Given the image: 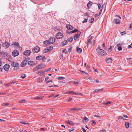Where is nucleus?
I'll return each mask as SVG.
<instances>
[{"mask_svg":"<svg viewBox=\"0 0 132 132\" xmlns=\"http://www.w3.org/2000/svg\"><path fill=\"white\" fill-rule=\"evenodd\" d=\"M48 40L50 44H53L55 42V38H50Z\"/></svg>","mask_w":132,"mask_h":132,"instance_id":"7","label":"nucleus"},{"mask_svg":"<svg viewBox=\"0 0 132 132\" xmlns=\"http://www.w3.org/2000/svg\"><path fill=\"white\" fill-rule=\"evenodd\" d=\"M80 109H81L80 108L75 107V108H74V110H80Z\"/></svg>","mask_w":132,"mask_h":132,"instance_id":"36","label":"nucleus"},{"mask_svg":"<svg viewBox=\"0 0 132 132\" xmlns=\"http://www.w3.org/2000/svg\"><path fill=\"white\" fill-rule=\"evenodd\" d=\"M3 68L5 70L7 71L10 68V65L8 64H6L4 65Z\"/></svg>","mask_w":132,"mask_h":132,"instance_id":"11","label":"nucleus"},{"mask_svg":"<svg viewBox=\"0 0 132 132\" xmlns=\"http://www.w3.org/2000/svg\"><path fill=\"white\" fill-rule=\"evenodd\" d=\"M19 52L17 50H14L12 53V56L14 57L16 56L19 55Z\"/></svg>","mask_w":132,"mask_h":132,"instance_id":"3","label":"nucleus"},{"mask_svg":"<svg viewBox=\"0 0 132 132\" xmlns=\"http://www.w3.org/2000/svg\"><path fill=\"white\" fill-rule=\"evenodd\" d=\"M46 48V50L48 51H50L52 50L53 49V47L52 46H49L47 47Z\"/></svg>","mask_w":132,"mask_h":132,"instance_id":"22","label":"nucleus"},{"mask_svg":"<svg viewBox=\"0 0 132 132\" xmlns=\"http://www.w3.org/2000/svg\"><path fill=\"white\" fill-rule=\"evenodd\" d=\"M111 103V102L110 101H108L107 102H106V103H105V104L106 105H108L110 103Z\"/></svg>","mask_w":132,"mask_h":132,"instance_id":"47","label":"nucleus"},{"mask_svg":"<svg viewBox=\"0 0 132 132\" xmlns=\"http://www.w3.org/2000/svg\"><path fill=\"white\" fill-rule=\"evenodd\" d=\"M52 80H50L48 81H47L46 82V84H48V83H50V82H52Z\"/></svg>","mask_w":132,"mask_h":132,"instance_id":"53","label":"nucleus"},{"mask_svg":"<svg viewBox=\"0 0 132 132\" xmlns=\"http://www.w3.org/2000/svg\"><path fill=\"white\" fill-rule=\"evenodd\" d=\"M100 132H106V131L104 129L101 130H100Z\"/></svg>","mask_w":132,"mask_h":132,"instance_id":"50","label":"nucleus"},{"mask_svg":"<svg viewBox=\"0 0 132 132\" xmlns=\"http://www.w3.org/2000/svg\"><path fill=\"white\" fill-rule=\"evenodd\" d=\"M37 66L38 69H40L42 68L45 67H46V65L44 64H40Z\"/></svg>","mask_w":132,"mask_h":132,"instance_id":"12","label":"nucleus"},{"mask_svg":"<svg viewBox=\"0 0 132 132\" xmlns=\"http://www.w3.org/2000/svg\"><path fill=\"white\" fill-rule=\"evenodd\" d=\"M43 96L42 97L41 96H39L35 97L34 98L35 100H40L41 99L43 98Z\"/></svg>","mask_w":132,"mask_h":132,"instance_id":"20","label":"nucleus"},{"mask_svg":"<svg viewBox=\"0 0 132 132\" xmlns=\"http://www.w3.org/2000/svg\"><path fill=\"white\" fill-rule=\"evenodd\" d=\"M73 40V38L72 37H70L68 39V40L69 41V42H72Z\"/></svg>","mask_w":132,"mask_h":132,"instance_id":"32","label":"nucleus"},{"mask_svg":"<svg viewBox=\"0 0 132 132\" xmlns=\"http://www.w3.org/2000/svg\"><path fill=\"white\" fill-rule=\"evenodd\" d=\"M113 22L116 24H119L120 23V21L118 19H116L113 20Z\"/></svg>","mask_w":132,"mask_h":132,"instance_id":"15","label":"nucleus"},{"mask_svg":"<svg viewBox=\"0 0 132 132\" xmlns=\"http://www.w3.org/2000/svg\"><path fill=\"white\" fill-rule=\"evenodd\" d=\"M81 34V32L80 31H78L77 33V34L75 35L73 37L74 39L75 40H76L78 38V37Z\"/></svg>","mask_w":132,"mask_h":132,"instance_id":"9","label":"nucleus"},{"mask_svg":"<svg viewBox=\"0 0 132 132\" xmlns=\"http://www.w3.org/2000/svg\"><path fill=\"white\" fill-rule=\"evenodd\" d=\"M98 8L99 9H100V7H101L100 4H99V3H98Z\"/></svg>","mask_w":132,"mask_h":132,"instance_id":"54","label":"nucleus"},{"mask_svg":"<svg viewBox=\"0 0 132 132\" xmlns=\"http://www.w3.org/2000/svg\"><path fill=\"white\" fill-rule=\"evenodd\" d=\"M106 61L107 63H111L112 61V60L111 58L108 59L106 60Z\"/></svg>","mask_w":132,"mask_h":132,"instance_id":"18","label":"nucleus"},{"mask_svg":"<svg viewBox=\"0 0 132 132\" xmlns=\"http://www.w3.org/2000/svg\"><path fill=\"white\" fill-rule=\"evenodd\" d=\"M94 21V18H92L89 20L90 23H92Z\"/></svg>","mask_w":132,"mask_h":132,"instance_id":"40","label":"nucleus"},{"mask_svg":"<svg viewBox=\"0 0 132 132\" xmlns=\"http://www.w3.org/2000/svg\"><path fill=\"white\" fill-rule=\"evenodd\" d=\"M80 72L82 73H85L86 74H87V73L85 72L84 71H80Z\"/></svg>","mask_w":132,"mask_h":132,"instance_id":"63","label":"nucleus"},{"mask_svg":"<svg viewBox=\"0 0 132 132\" xmlns=\"http://www.w3.org/2000/svg\"><path fill=\"white\" fill-rule=\"evenodd\" d=\"M118 119H124V118L123 117H122L121 116H119L118 117Z\"/></svg>","mask_w":132,"mask_h":132,"instance_id":"55","label":"nucleus"},{"mask_svg":"<svg viewBox=\"0 0 132 132\" xmlns=\"http://www.w3.org/2000/svg\"><path fill=\"white\" fill-rule=\"evenodd\" d=\"M103 6H102V7H101V8L100 10V12H99V14L98 15H100V14H101V13H102V9H103Z\"/></svg>","mask_w":132,"mask_h":132,"instance_id":"43","label":"nucleus"},{"mask_svg":"<svg viewBox=\"0 0 132 132\" xmlns=\"http://www.w3.org/2000/svg\"><path fill=\"white\" fill-rule=\"evenodd\" d=\"M93 69L94 71L95 72H98V71H97V70L96 69H95V68H93Z\"/></svg>","mask_w":132,"mask_h":132,"instance_id":"59","label":"nucleus"},{"mask_svg":"<svg viewBox=\"0 0 132 132\" xmlns=\"http://www.w3.org/2000/svg\"><path fill=\"white\" fill-rule=\"evenodd\" d=\"M102 89H96L93 92L94 93H98L99 91H101Z\"/></svg>","mask_w":132,"mask_h":132,"instance_id":"28","label":"nucleus"},{"mask_svg":"<svg viewBox=\"0 0 132 132\" xmlns=\"http://www.w3.org/2000/svg\"><path fill=\"white\" fill-rule=\"evenodd\" d=\"M40 50V49L38 47H36L32 49V51L34 53H37L39 52Z\"/></svg>","mask_w":132,"mask_h":132,"instance_id":"5","label":"nucleus"},{"mask_svg":"<svg viewBox=\"0 0 132 132\" xmlns=\"http://www.w3.org/2000/svg\"><path fill=\"white\" fill-rule=\"evenodd\" d=\"M78 31V30L77 29H75L73 30H72V31H71L70 32V33H71V34H72V33H75V32H77V31Z\"/></svg>","mask_w":132,"mask_h":132,"instance_id":"30","label":"nucleus"},{"mask_svg":"<svg viewBox=\"0 0 132 132\" xmlns=\"http://www.w3.org/2000/svg\"><path fill=\"white\" fill-rule=\"evenodd\" d=\"M92 123H94V124H95L96 123V122H95V121H94V120H92Z\"/></svg>","mask_w":132,"mask_h":132,"instance_id":"62","label":"nucleus"},{"mask_svg":"<svg viewBox=\"0 0 132 132\" xmlns=\"http://www.w3.org/2000/svg\"><path fill=\"white\" fill-rule=\"evenodd\" d=\"M9 104V103H4L2 105L3 106H7Z\"/></svg>","mask_w":132,"mask_h":132,"instance_id":"34","label":"nucleus"},{"mask_svg":"<svg viewBox=\"0 0 132 132\" xmlns=\"http://www.w3.org/2000/svg\"><path fill=\"white\" fill-rule=\"evenodd\" d=\"M115 16L119 18V19H121V17L119 15H115Z\"/></svg>","mask_w":132,"mask_h":132,"instance_id":"58","label":"nucleus"},{"mask_svg":"<svg viewBox=\"0 0 132 132\" xmlns=\"http://www.w3.org/2000/svg\"><path fill=\"white\" fill-rule=\"evenodd\" d=\"M41 59L43 61H45L46 59V58L45 56H44V57L42 56V58Z\"/></svg>","mask_w":132,"mask_h":132,"instance_id":"44","label":"nucleus"},{"mask_svg":"<svg viewBox=\"0 0 132 132\" xmlns=\"http://www.w3.org/2000/svg\"><path fill=\"white\" fill-rule=\"evenodd\" d=\"M27 64V62L26 61L24 60L21 64L20 65L21 67H23L25 66Z\"/></svg>","mask_w":132,"mask_h":132,"instance_id":"13","label":"nucleus"},{"mask_svg":"<svg viewBox=\"0 0 132 132\" xmlns=\"http://www.w3.org/2000/svg\"><path fill=\"white\" fill-rule=\"evenodd\" d=\"M25 77V74H22L21 76V78L23 79Z\"/></svg>","mask_w":132,"mask_h":132,"instance_id":"41","label":"nucleus"},{"mask_svg":"<svg viewBox=\"0 0 132 132\" xmlns=\"http://www.w3.org/2000/svg\"><path fill=\"white\" fill-rule=\"evenodd\" d=\"M66 27L69 30H72L73 27L70 24H67L66 26Z\"/></svg>","mask_w":132,"mask_h":132,"instance_id":"14","label":"nucleus"},{"mask_svg":"<svg viewBox=\"0 0 132 132\" xmlns=\"http://www.w3.org/2000/svg\"><path fill=\"white\" fill-rule=\"evenodd\" d=\"M67 40H65L63 42H62L61 44L62 45V46H65L67 44Z\"/></svg>","mask_w":132,"mask_h":132,"instance_id":"23","label":"nucleus"},{"mask_svg":"<svg viewBox=\"0 0 132 132\" xmlns=\"http://www.w3.org/2000/svg\"><path fill=\"white\" fill-rule=\"evenodd\" d=\"M42 58V56L41 55L37 56L36 57V59L38 60H40Z\"/></svg>","mask_w":132,"mask_h":132,"instance_id":"26","label":"nucleus"},{"mask_svg":"<svg viewBox=\"0 0 132 132\" xmlns=\"http://www.w3.org/2000/svg\"><path fill=\"white\" fill-rule=\"evenodd\" d=\"M20 123H21L23 124L24 125H29V123H24L22 121V122H20Z\"/></svg>","mask_w":132,"mask_h":132,"instance_id":"51","label":"nucleus"},{"mask_svg":"<svg viewBox=\"0 0 132 132\" xmlns=\"http://www.w3.org/2000/svg\"><path fill=\"white\" fill-rule=\"evenodd\" d=\"M2 45L4 47L6 48L9 47L10 45V44L9 42H6L5 43H3Z\"/></svg>","mask_w":132,"mask_h":132,"instance_id":"6","label":"nucleus"},{"mask_svg":"<svg viewBox=\"0 0 132 132\" xmlns=\"http://www.w3.org/2000/svg\"><path fill=\"white\" fill-rule=\"evenodd\" d=\"M82 129L84 132H87L84 128H82Z\"/></svg>","mask_w":132,"mask_h":132,"instance_id":"64","label":"nucleus"},{"mask_svg":"<svg viewBox=\"0 0 132 132\" xmlns=\"http://www.w3.org/2000/svg\"><path fill=\"white\" fill-rule=\"evenodd\" d=\"M28 64L30 65H35L34 63V62L32 61H30L28 62Z\"/></svg>","mask_w":132,"mask_h":132,"instance_id":"17","label":"nucleus"},{"mask_svg":"<svg viewBox=\"0 0 132 132\" xmlns=\"http://www.w3.org/2000/svg\"><path fill=\"white\" fill-rule=\"evenodd\" d=\"M64 79H65V78L62 77H60L58 78V79L59 80H63Z\"/></svg>","mask_w":132,"mask_h":132,"instance_id":"33","label":"nucleus"},{"mask_svg":"<svg viewBox=\"0 0 132 132\" xmlns=\"http://www.w3.org/2000/svg\"><path fill=\"white\" fill-rule=\"evenodd\" d=\"M125 32H126L125 31L121 32V35H123L125 34Z\"/></svg>","mask_w":132,"mask_h":132,"instance_id":"56","label":"nucleus"},{"mask_svg":"<svg viewBox=\"0 0 132 132\" xmlns=\"http://www.w3.org/2000/svg\"><path fill=\"white\" fill-rule=\"evenodd\" d=\"M132 48V43L130 45L128 46V48Z\"/></svg>","mask_w":132,"mask_h":132,"instance_id":"49","label":"nucleus"},{"mask_svg":"<svg viewBox=\"0 0 132 132\" xmlns=\"http://www.w3.org/2000/svg\"><path fill=\"white\" fill-rule=\"evenodd\" d=\"M118 51H120L122 50V48L121 47L118 46Z\"/></svg>","mask_w":132,"mask_h":132,"instance_id":"48","label":"nucleus"},{"mask_svg":"<svg viewBox=\"0 0 132 132\" xmlns=\"http://www.w3.org/2000/svg\"><path fill=\"white\" fill-rule=\"evenodd\" d=\"M15 83V81L14 80H12V81H11L10 83V84H14Z\"/></svg>","mask_w":132,"mask_h":132,"instance_id":"52","label":"nucleus"},{"mask_svg":"<svg viewBox=\"0 0 132 132\" xmlns=\"http://www.w3.org/2000/svg\"><path fill=\"white\" fill-rule=\"evenodd\" d=\"M20 132H27L26 131V130H20Z\"/></svg>","mask_w":132,"mask_h":132,"instance_id":"57","label":"nucleus"},{"mask_svg":"<svg viewBox=\"0 0 132 132\" xmlns=\"http://www.w3.org/2000/svg\"><path fill=\"white\" fill-rule=\"evenodd\" d=\"M77 51L78 53H80L81 52L82 50L80 48L77 47Z\"/></svg>","mask_w":132,"mask_h":132,"instance_id":"21","label":"nucleus"},{"mask_svg":"<svg viewBox=\"0 0 132 132\" xmlns=\"http://www.w3.org/2000/svg\"><path fill=\"white\" fill-rule=\"evenodd\" d=\"M37 74L38 75H39L41 76L42 75V73L41 72L40 70L38 72H37Z\"/></svg>","mask_w":132,"mask_h":132,"instance_id":"38","label":"nucleus"},{"mask_svg":"<svg viewBox=\"0 0 132 132\" xmlns=\"http://www.w3.org/2000/svg\"><path fill=\"white\" fill-rule=\"evenodd\" d=\"M72 122L69 121H67V123L70 125H71L72 124Z\"/></svg>","mask_w":132,"mask_h":132,"instance_id":"46","label":"nucleus"},{"mask_svg":"<svg viewBox=\"0 0 132 132\" xmlns=\"http://www.w3.org/2000/svg\"><path fill=\"white\" fill-rule=\"evenodd\" d=\"M63 35L61 32H58L57 33L55 37L57 39H60L63 37Z\"/></svg>","mask_w":132,"mask_h":132,"instance_id":"2","label":"nucleus"},{"mask_svg":"<svg viewBox=\"0 0 132 132\" xmlns=\"http://www.w3.org/2000/svg\"><path fill=\"white\" fill-rule=\"evenodd\" d=\"M73 82L74 84L75 85L76 84H79L80 82H79V81H69V83H70V82Z\"/></svg>","mask_w":132,"mask_h":132,"instance_id":"27","label":"nucleus"},{"mask_svg":"<svg viewBox=\"0 0 132 132\" xmlns=\"http://www.w3.org/2000/svg\"><path fill=\"white\" fill-rule=\"evenodd\" d=\"M112 46H111L110 47V48L108 49V51L109 52H110L112 51Z\"/></svg>","mask_w":132,"mask_h":132,"instance_id":"42","label":"nucleus"},{"mask_svg":"<svg viewBox=\"0 0 132 132\" xmlns=\"http://www.w3.org/2000/svg\"><path fill=\"white\" fill-rule=\"evenodd\" d=\"M129 123L128 122H125V125L126 128H128L129 127Z\"/></svg>","mask_w":132,"mask_h":132,"instance_id":"24","label":"nucleus"},{"mask_svg":"<svg viewBox=\"0 0 132 132\" xmlns=\"http://www.w3.org/2000/svg\"><path fill=\"white\" fill-rule=\"evenodd\" d=\"M96 51L97 54L101 56H104L107 54L105 51L101 49H96Z\"/></svg>","mask_w":132,"mask_h":132,"instance_id":"1","label":"nucleus"},{"mask_svg":"<svg viewBox=\"0 0 132 132\" xmlns=\"http://www.w3.org/2000/svg\"><path fill=\"white\" fill-rule=\"evenodd\" d=\"M132 27V23H131L130 24L129 29H130Z\"/></svg>","mask_w":132,"mask_h":132,"instance_id":"61","label":"nucleus"},{"mask_svg":"<svg viewBox=\"0 0 132 132\" xmlns=\"http://www.w3.org/2000/svg\"><path fill=\"white\" fill-rule=\"evenodd\" d=\"M26 101V100H25V99H23L19 101V102L20 103H24Z\"/></svg>","mask_w":132,"mask_h":132,"instance_id":"29","label":"nucleus"},{"mask_svg":"<svg viewBox=\"0 0 132 132\" xmlns=\"http://www.w3.org/2000/svg\"><path fill=\"white\" fill-rule=\"evenodd\" d=\"M87 20H88V19H87L85 18L84 19V21H82V22L83 23H85V22H87Z\"/></svg>","mask_w":132,"mask_h":132,"instance_id":"45","label":"nucleus"},{"mask_svg":"<svg viewBox=\"0 0 132 132\" xmlns=\"http://www.w3.org/2000/svg\"><path fill=\"white\" fill-rule=\"evenodd\" d=\"M11 65L13 67H19V64L16 62H11Z\"/></svg>","mask_w":132,"mask_h":132,"instance_id":"8","label":"nucleus"},{"mask_svg":"<svg viewBox=\"0 0 132 132\" xmlns=\"http://www.w3.org/2000/svg\"><path fill=\"white\" fill-rule=\"evenodd\" d=\"M31 53V51L29 50H27L24 51L23 52L24 55L27 56H29Z\"/></svg>","mask_w":132,"mask_h":132,"instance_id":"4","label":"nucleus"},{"mask_svg":"<svg viewBox=\"0 0 132 132\" xmlns=\"http://www.w3.org/2000/svg\"><path fill=\"white\" fill-rule=\"evenodd\" d=\"M84 120H83V122H84V121H85V122L86 123H87L88 121L89 120L86 117H85L84 118Z\"/></svg>","mask_w":132,"mask_h":132,"instance_id":"25","label":"nucleus"},{"mask_svg":"<svg viewBox=\"0 0 132 132\" xmlns=\"http://www.w3.org/2000/svg\"><path fill=\"white\" fill-rule=\"evenodd\" d=\"M44 43L45 45L46 46H48V45H49L50 44L49 41V40H46L44 41Z\"/></svg>","mask_w":132,"mask_h":132,"instance_id":"16","label":"nucleus"},{"mask_svg":"<svg viewBox=\"0 0 132 132\" xmlns=\"http://www.w3.org/2000/svg\"><path fill=\"white\" fill-rule=\"evenodd\" d=\"M12 45L14 46L15 45V48H18L20 46L19 43L18 42H15L12 43Z\"/></svg>","mask_w":132,"mask_h":132,"instance_id":"10","label":"nucleus"},{"mask_svg":"<svg viewBox=\"0 0 132 132\" xmlns=\"http://www.w3.org/2000/svg\"><path fill=\"white\" fill-rule=\"evenodd\" d=\"M38 69V68L37 66L36 67L34 68H33V71L34 72H35V71H37Z\"/></svg>","mask_w":132,"mask_h":132,"instance_id":"31","label":"nucleus"},{"mask_svg":"<svg viewBox=\"0 0 132 132\" xmlns=\"http://www.w3.org/2000/svg\"><path fill=\"white\" fill-rule=\"evenodd\" d=\"M43 52L44 53H46L48 52V51L46 50V48L44 50H43Z\"/></svg>","mask_w":132,"mask_h":132,"instance_id":"39","label":"nucleus"},{"mask_svg":"<svg viewBox=\"0 0 132 132\" xmlns=\"http://www.w3.org/2000/svg\"><path fill=\"white\" fill-rule=\"evenodd\" d=\"M100 82V81L97 79H96V83H99Z\"/></svg>","mask_w":132,"mask_h":132,"instance_id":"60","label":"nucleus"},{"mask_svg":"<svg viewBox=\"0 0 132 132\" xmlns=\"http://www.w3.org/2000/svg\"><path fill=\"white\" fill-rule=\"evenodd\" d=\"M91 40H90V39H88L87 42V43L88 45H89V44H90L92 43V42L91 41Z\"/></svg>","mask_w":132,"mask_h":132,"instance_id":"37","label":"nucleus"},{"mask_svg":"<svg viewBox=\"0 0 132 132\" xmlns=\"http://www.w3.org/2000/svg\"><path fill=\"white\" fill-rule=\"evenodd\" d=\"M68 93L70 95H77L78 93H75L73 91H68Z\"/></svg>","mask_w":132,"mask_h":132,"instance_id":"19","label":"nucleus"},{"mask_svg":"<svg viewBox=\"0 0 132 132\" xmlns=\"http://www.w3.org/2000/svg\"><path fill=\"white\" fill-rule=\"evenodd\" d=\"M30 58L29 57L26 58L24 60L27 62L28 61L30 60Z\"/></svg>","mask_w":132,"mask_h":132,"instance_id":"35","label":"nucleus"}]
</instances>
